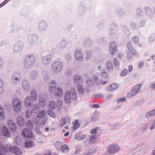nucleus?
<instances>
[{"mask_svg": "<svg viewBox=\"0 0 155 155\" xmlns=\"http://www.w3.org/2000/svg\"><path fill=\"white\" fill-rule=\"evenodd\" d=\"M62 68V64L60 62H57L54 63L53 65V69L55 72H58Z\"/></svg>", "mask_w": 155, "mask_h": 155, "instance_id": "nucleus-12", "label": "nucleus"}, {"mask_svg": "<svg viewBox=\"0 0 155 155\" xmlns=\"http://www.w3.org/2000/svg\"><path fill=\"white\" fill-rule=\"evenodd\" d=\"M32 144V141L30 140H27L25 143V146L27 147H28L31 146Z\"/></svg>", "mask_w": 155, "mask_h": 155, "instance_id": "nucleus-42", "label": "nucleus"}, {"mask_svg": "<svg viewBox=\"0 0 155 155\" xmlns=\"http://www.w3.org/2000/svg\"><path fill=\"white\" fill-rule=\"evenodd\" d=\"M145 128H149L151 130L155 129V118L153 121L149 120L146 124Z\"/></svg>", "mask_w": 155, "mask_h": 155, "instance_id": "nucleus-13", "label": "nucleus"}, {"mask_svg": "<svg viewBox=\"0 0 155 155\" xmlns=\"http://www.w3.org/2000/svg\"><path fill=\"white\" fill-rule=\"evenodd\" d=\"M62 105V102L61 100L58 101L57 102L53 101H50L48 105V109L53 110L56 108L58 110H60L61 109Z\"/></svg>", "mask_w": 155, "mask_h": 155, "instance_id": "nucleus-3", "label": "nucleus"}, {"mask_svg": "<svg viewBox=\"0 0 155 155\" xmlns=\"http://www.w3.org/2000/svg\"><path fill=\"white\" fill-rule=\"evenodd\" d=\"M9 150L17 155H21L22 153L21 150L16 147H10Z\"/></svg>", "mask_w": 155, "mask_h": 155, "instance_id": "nucleus-14", "label": "nucleus"}, {"mask_svg": "<svg viewBox=\"0 0 155 155\" xmlns=\"http://www.w3.org/2000/svg\"><path fill=\"white\" fill-rule=\"evenodd\" d=\"M8 125L11 131L14 132L16 130V125L14 120L10 119L8 121Z\"/></svg>", "mask_w": 155, "mask_h": 155, "instance_id": "nucleus-9", "label": "nucleus"}, {"mask_svg": "<svg viewBox=\"0 0 155 155\" xmlns=\"http://www.w3.org/2000/svg\"><path fill=\"white\" fill-rule=\"evenodd\" d=\"M93 78L97 85L105 84L107 83V81L106 80H100V75L97 74H94L93 76Z\"/></svg>", "mask_w": 155, "mask_h": 155, "instance_id": "nucleus-8", "label": "nucleus"}, {"mask_svg": "<svg viewBox=\"0 0 155 155\" xmlns=\"http://www.w3.org/2000/svg\"><path fill=\"white\" fill-rule=\"evenodd\" d=\"M110 51L111 54L113 55L117 51V48L116 44L114 42H112L110 44Z\"/></svg>", "mask_w": 155, "mask_h": 155, "instance_id": "nucleus-15", "label": "nucleus"}, {"mask_svg": "<svg viewBox=\"0 0 155 155\" xmlns=\"http://www.w3.org/2000/svg\"><path fill=\"white\" fill-rule=\"evenodd\" d=\"M4 83L2 80L0 79V89H2L3 88Z\"/></svg>", "mask_w": 155, "mask_h": 155, "instance_id": "nucleus-63", "label": "nucleus"}, {"mask_svg": "<svg viewBox=\"0 0 155 155\" xmlns=\"http://www.w3.org/2000/svg\"><path fill=\"white\" fill-rule=\"evenodd\" d=\"M96 152L95 149L93 148L87 150L85 152L84 155H92Z\"/></svg>", "mask_w": 155, "mask_h": 155, "instance_id": "nucleus-30", "label": "nucleus"}, {"mask_svg": "<svg viewBox=\"0 0 155 155\" xmlns=\"http://www.w3.org/2000/svg\"><path fill=\"white\" fill-rule=\"evenodd\" d=\"M51 58L50 55H47L43 58L42 61L44 64H48L50 62Z\"/></svg>", "mask_w": 155, "mask_h": 155, "instance_id": "nucleus-24", "label": "nucleus"}, {"mask_svg": "<svg viewBox=\"0 0 155 155\" xmlns=\"http://www.w3.org/2000/svg\"><path fill=\"white\" fill-rule=\"evenodd\" d=\"M71 98L69 96V94L68 93H65L64 96V99L65 102L67 104H70L71 102Z\"/></svg>", "mask_w": 155, "mask_h": 155, "instance_id": "nucleus-25", "label": "nucleus"}, {"mask_svg": "<svg viewBox=\"0 0 155 155\" xmlns=\"http://www.w3.org/2000/svg\"><path fill=\"white\" fill-rule=\"evenodd\" d=\"M22 135L23 137L25 138L28 137L31 138L33 136L32 131L28 129H24Z\"/></svg>", "mask_w": 155, "mask_h": 155, "instance_id": "nucleus-11", "label": "nucleus"}, {"mask_svg": "<svg viewBox=\"0 0 155 155\" xmlns=\"http://www.w3.org/2000/svg\"><path fill=\"white\" fill-rule=\"evenodd\" d=\"M56 82L54 80L52 81L49 84V91L51 93H54L56 96L60 97L62 94V89L60 87L56 88Z\"/></svg>", "mask_w": 155, "mask_h": 155, "instance_id": "nucleus-2", "label": "nucleus"}, {"mask_svg": "<svg viewBox=\"0 0 155 155\" xmlns=\"http://www.w3.org/2000/svg\"><path fill=\"white\" fill-rule=\"evenodd\" d=\"M87 85H92L93 84V81L90 79L88 78L86 82Z\"/></svg>", "mask_w": 155, "mask_h": 155, "instance_id": "nucleus-54", "label": "nucleus"}, {"mask_svg": "<svg viewBox=\"0 0 155 155\" xmlns=\"http://www.w3.org/2000/svg\"><path fill=\"white\" fill-rule=\"evenodd\" d=\"M5 117V111L3 108L0 107V120H4Z\"/></svg>", "mask_w": 155, "mask_h": 155, "instance_id": "nucleus-32", "label": "nucleus"}, {"mask_svg": "<svg viewBox=\"0 0 155 155\" xmlns=\"http://www.w3.org/2000/svg\"><path fill=\"white\" fill-rule=\"evenodd\" d=\"M150 87L151 88L155 89V82L152 83L150 85Z\"/></svg>", "mask_w": 155, "mask_h": 155, "instance_id": "nucleus-64", "label": "nucleus"}, {"mask_svg": "<svg viewBox=\"0 0 155 155\" xmlns=\"http://www.w3.org/2000/svg\"><path fill=\"white\" fill-rule=\"evenodd\" d=\"M83 79L78 75H75L74 78L73 82L74 83L79 84L83 81Z\"/></svg>", "mask_w": 155, "mask_h": 155, "instance_id": "nucleus-22", "label": "nucleus"}, {"mask_svg": "<svg viewBox=\"0 0 155 155\" xmlns=\"http://www.w3.org/2000/svg\"><path fill=\"white\" fill-rule=\"evenodd\" d=\"M39 109V105L38 104H35L33 106L31 111L32 113H36L38 112Z\"/></svg>", "mask_w": 155, "mask_h": 155, "instance_id": "nucleus-39", "label": "nucleus"}, {"mask_svg": "<svg viewBox=\"0 0 155 155\" xmlns=\"http://www.w3.org/2000/svg\"><path fill=\"white\" fill-rule=\"evenodd\" d=\"M38 77V73L35 71L32 72L30 74V78L32 80H36Z\"/></svg>", "mask_w": 155, "mask_h": 155, "instance_id": "nucleus-36", "label": "nucleus"}, {"mask_svg": "<svg viewBox=\"0 0 155 155\" xmlns=\"http://www.w3.org/2000/svg\"><path fill=\"white\" fill-rule=\"evenodd\" d=\"M66 123L65 119L64 118H62L59 122V125L61 127H63L65 125Z\"/></svg>", "mask_w": 155, "mask_h": 155, "instance_id": "nucleus-47", "label": "nucleus"}, {"mask_svg": "<svg viewBox=\"0 0 155 155\" xmlns=\"http://www.w3.org/2000/svg\"><path fill=\"white\" fill-rule=\"evenodd\" d=\"M21 80V77L20 74L18 73H15L13 75L12 81L14 83H18Z\"/></svg>", "mask_w": 155, "mask_h": 155, "instance_id": "nucleus-16", "label": "nucleus"}, {"mask_svg": "<svg viewBox=\"0 0 155 155\" xmlns=\"http://www.w3.org/2000/svg\"><path fill=\"white\" fill-rule=\"evenodd\" d=\"M141 85L138 84L134 86L128 94L129 98L133 97L141 91Z\"/></svg>", "mask_w": 155, "mask_h": 155, "instance_id": "nucleus-7", "label": "nucleus"}, {"mask_svg": "<svg viewBox=\"0 0 155 155\" xmlns=\"http://www.w3.org/2000/svg\"><path fill=\"white\" fill-rule=\"evenodd\" d=\"M133 40L135 43H137L139 41V39L138 37L137 36H135L133 38Z\"/></svg>", "mask_w": 155, "mask_h": 155, "instance_id": "nucleus-58", "label": "nucleus"}, {"mask_svg": "<svg viewBox=\"0 0 155 155\" xmlns=\"http://www.w3.org/2000/svg\"><path fill=\"white\" fill-rule=\"evenodd\" d=\"M77 88V91L78 94H82L84 93V89L81 85H79Z\"/></svg>", "mask_w": 155, "mask_h": 155, "instance_id": "nucleus-33", "label": "nucleus"}, {"mask_svg": "<svg viewBox=\"0 0 155 155\" xmlns=\"http://www.w3.org/2000/svg\"><path fill=\"white\" fill-rule=\"evenodd\" d=\"M104 95L102 94H97L94 95V97L95 98L100 97H104Z\"/></svg>", "mask_w": 155, "mask_h": 155, "instance_id": "nucleus-56", "label": "nucleus"}, {"mask_svg": "<svg viewBox=\"0 0 155 155\" xmlns=\"http://www.w3.org/2000/svg\"><path fill=\"white\" fill-rule=\"evenodd\" d=\"M34 102L29 97H27L24 100L25 104L28 108L31 107L32 106V103Z\"/></svg>", "mask_w": 155, "mask_h": 155, "instance_id": "nucleus-19", "label": "nucleus"}, {"mask_svg": "<svg viewBox=\"0 0 155 155\" xmlns=\"http://www.w3.org/2000/svg\"><path fill=\"white\" fill-rule=\"evenodd\" d=\"M22 87L24 89L27 91L29 89L28 83L26 80H24L22 82Z\"/></svg>", "mask_w": 155, "mask_h": 155, "instance_id": "nucleus-34", "label": "nucleus"}, {"mask_svg": "<svg viewBox=\"0 0 155 155\" xmlns=\"http://www.w3.org/2000/svg\"><path fill=\"white\" fill-rule=\"evenodd\" d=\"M62 146L61 143L58 142H56L55 144V147L58 151L60 150L61 148H62Z\"/></svg>", "mask_w": 155, "mask_h": 155, "instance_id": "nucleus-41", "label": "nucleus"}, {"mask_svg": "<svg viewBox=\"0 0 155 155\" xmlns=\"http://www.w3.org/2000/svg\"><path fill=\"white\" fill-rule=\"evenodd\" d=\"M27 124L28 126H30L31 125V126H32V122L31 121L28 120L27 121Z\"/></svg>", "mask_w": 155, "mask_h": 155, "instance_id": "nucleus-62", "label": "nucleus"}, {"mask_svg": "<svg viewBox=\"0 0 155 155\" xmlns=\"http://www.w3.org/2000/svg\"><path fill=\"white\" fill-rule=\"evenodd\" d=\"M154 115H155V109L146 113L145 116L146 118H148Z\"/></svg>", "mask_w": 155, "mask_h": 155, "instance_id": "nucleus-38", "label": "nucleus"}, {"mask_svg": "<svg viewBox=\"0 0 155 155\" xmlns=\"http://www.w3.org/2000/svg\"><path fill=\"white\" fill-rule=\"evenodd\" d=\"M68 93L69 96L71 97L73 100H75L77 98V93L74 88H71L70 89L66 91L65 93Z\"/></svg>", "mask_w": 155, "mask_h": 155, "instance_id": "nucleus-10", "label": "nucleus"}, {"mask_svg": "<svg viewBox=\"0 0 155 155\" xmlns=\"http://www.w3.org/2000/svg\"><path fill=\"white\" fill-rule=\"evenodd\" d=\"M91 41L89 39H86L84 42V45L86 46H88L91 45Z\"/></svg>", "mask_w": 155, "mask_h": 155, "instance_id": "nucleus-49", "label": "nucleus"}, {"mask_svg": "<svg viewBox=\"0 0 155 155\" xmlns=\"http://www.w3.org/2000/svg\"><path fill=\"white\" fill-rule=\"evenodd\" d=\"M64 119H65L66 121H67L68 122H69L71 121V118L70 116H66Z\"/></svg>", "mask_w": 155, "mask_h": 155, "instance_id": "nucleus-57", "label": "nucleus"}, {"mask_svg": "<svg viewBox=\"0 0 155 155\" xmlns=\"http://www.w3.org/2000/svg\"><path fill=\"white\" fill-rule=\"evenodd\" d=\"M33 114L32 112V111H30L29 110H27L25 113V116L27 118H30L31 116V114Z\"/></svg>", "mask_w": 155, "mask_h": 155, "instance_id": "nucleus-44", "label": "nucleus"}, {"mask_svg": "<svg viewBox=\"0 0 155 155\" xmlns=\"http://www.w3.org/2000/svg\"><path fill=\"white\" fill-rule=\"evenodd\" d=\"M53 110L48 109L47 110V113L48 115L51 117L55 118L56 117V114Z\"/></svg>", "mask_w": 155, "mask_h": 155, "instance_id": "nucleus-35", "label": "nucleus"}, {"mask_svg": "<svg viewBox=\"0 0 155 155\" xmlns=\"http://www.w3.org/2000/svg\"><path fill=\"white\" fill-rule=\"evenodd\" d=\"M1 131L3 136L7 137L10 135V133L9 129L5 126L2 127Z\"/></svg>", "mask_w": 155, "mask_h": 155, "instance_id": "nucleus-17", "label": "nucleus"}, {"mask_svg": "<svg viewBox=\"0 0 155 155\" xmlns=\"http://www.w3.org/2000/svg\"><path fill=\"white\" fill-rule=\"evenodd\" d=\"M106 67L108 71H110L113 68V65L112 63L110 61H108L107 62Z\"/></svg>", "mask_w": 155, "mask_h": 155, "instance_id": "nucleus-37", "label": "nucleus"}, {"mask_svg": "<svg viewBox=\"0 0 155 155\" xmlns=\"http://www.w3.org/2000/svg\"><path fill=\"white\" fill-rule=\"evenodd\" d=\"M98 119L96 114H94L92 117L91 120L93 122H95Z\"/></svg>", "mask_w": 155, "mask_h": 155, "instance_id": "nucleus-51", "label": "nucleus"}, {"mask_svg": "<svg viewBox=\"0 0 155 155\" xmlns=\"http://www.w3.org/2000/svg\"><path fill=\"white\" fill-rule=\"evenodd\" d=\"M127 72V69H124L121 73L120 75L121 76H123L125 75Z\"/></svg>", "mask_w": 155, "mask_h": 155, "instance_id": "nucleus-55", "label": "nucleus"}, {"mask_svg": "<svg viewBox=\"0 0 155 155\" xmlns=\"http://www.w3.org/2000/svg\"><path fill=\"white\" fill-rule=\"evenodd\" d=\"M73 124L74 125L71 128L72 130L74 131L79 127L80 124H79V120H75Z\"/></svg>", "mask_w": 155, "mask_h": 155, "instance_id": "nucleus-28", "label": "nucleus"}, {"mask_svg": "<svg viewBox=\"0 0 155 155\" xmlns=\"http://www.w3.org/2000/svg\"><path fill=\"white\" fill-rule=\"evenodd\" d=\"M29 39L31 41V39H32V41H36L37 39V38L36 36L35 35L31 36L29 37Z\"/></svg>", "mask_w": 155, "mask_h": 155, "instance_id": "nucleus-53", "label": "nucleus"}, {"mask_svg": "<svg viewBox=\"0 0 155 155\" xmlns=\"http://www.w3.org/2000/svg\"><path fill=\"white\" fill-rule=\"evenodd\" d=\"M126 99L124 97H122L119 99L117 101L118 102H125L126 101Z\"/></svg>", "mask_w": 155, "mask_h": 155, "instance_id": "nucleus-61", "label": "nucleus"}, {"mask_svg": "<svg viewBox=\"0 0 155 155\" xmlns=\"http://www.w3.org/2000/svg\"><path fill=\"white\" fill-rule=\"evenodd\" d=\"M35 61V58L32 55L27 56L24 62L25 67L26 68H30Z\"/></svg>", "mask_w": 155, "mask_h": 155, "instance_id": "nucleus-5", "label": "nucleus"}, {"mask_svg": "<svg viewBox=\"0 0 155 155\" xmlns=\"http://www.w3.org/2000/svg\"><path fill=\"white\" fill-rule=\"evenodd\" d=\"M17 124L19 126H22L25 123V121L24 118L21 116H19L16 119Z\"/></svg>", "mask_w": 155, "mask_h": 155, "instance_id": "nucleus-20", "label": "nucleus"}, {"mask_svg": "<svg viewBox=\"0 0 155 155\" xmlns=\"http://www.w3.org/2000/svg\"><path fill=\"white\" fill-rule=\"evenodd\" d=\"M75 57L77 61H80L83 58V56L80 50H77L75 51Z\"/></svg>", "mask_w": 155, "mask_h": 155, "instance_id": "nucleus-21", "label": "nucleus"}, {"mask_svg": "<svg viewBox=\"0 0 155 155\" xmlns=\"http://www.w3.org/2000/svg\"><path fill=\"white\" fill-rule=\"evenodd\" d=\"M31 95L30 97H29L31 100L35 102L37 100V95L36 92L35 91H33L31 94Z\"/></svg>", "mask_w": 155, "mask_h": 155, "instance_id": "nucleus-26", "label": "nucleus"}, {"mask_svg": "<svg viewBox=\"0 0 155 155\" xmlns=\"http://www.w3.org/2000/svg\"><path fill=\"white\" fill-rule=\"evenodd\" d=\"M127 47L132 53L134 55L135 54L136 52L135 51L133 50V49L132 48L131 43L130 42H129L127 44Z\"/></svg>", "mask_w": 155, "mask_h": 155, "instance_id": "nucleus-45", "label": "nucleus"}, {"mask_svg": "<svg viewBox=\"0 0 155 155\" xmlns=\"http://www.w3.org/2000/svg\"><path fill=\"white\" fill-rule=\"evenodd\" d=\"M13 110L16 113H19L22 110L21 100L18 98H15L12 101Z\"/></svg>", "mask_w": 155, "mask_h": 155, "instance_id": "nucleus-4", "label": "nucleus"}, {"mask_svg": "<svg viewBox=\"0 0 155 155\" xmlns=\"http://www.w3.org/2000/svg\"><path fill=\"white\" fill-rule=\"evenodd\" d=\"M62 152L63 153H68L69 151L68 147L66 145L62 146L61 148Z\"/></svg>", "mask_w": 155, "mask_h": 155, "instance_id": "nucleus-40", "label": "nucleus"}, {"mask_svg": "<svg viewBox=\"0 0 155 155\" xmlns=\"http://www.w3.org/2000/svg\"><path fill=\"white\" fill-rule=\"evenodd\" d=\"M114 66L117 67L119 66V63L116 59H115L114 61Z\"/></svg>", "mask_w": 155, "mask_h": 155, "instance_id": "nucleus-59", "label": "nucleus"}, {"mask_svg": "<svg viewBox=\"0 0 155 155\" xmlns=\"http://www.w3.org/2000/svg\"><path fill=\"white\" fill-rule=\"evenodd\" d=\"M118 87V85L117 84L112 83L110 85L107 86L106 89L107 91L111 92L114 91Z\"/></svg>", "mask_w": 155, "mask_h": 155, "instance_id": "nucleus-18", "label": "nucleus"}, {"mask_svg": "<svg viewBox=\"0 0 155 155\" xmlns=\"http://www.w3.org/2000/svg\"><path fill=\"white\" fill-rule=\"evenodd\" d=\"M116 27L114 25L111 26V29L110 31V33L111 35H113L116 32Z\"/></svg>", "mask_w": 155, "mask_h": 155, "instance_id": "nucleus-43", "label": "nucleus"}, {"mask_svg": "<svg viewBox=\"0 0 155 155\" xmlns=\"http://www.w3.org/2000/svg\"><path fill=\"white\" fill-rule=\"evenodd\" d=\"M39 26L41 29H43L47 27V25L45 22H41Z\"/></svg>", "mask_w": 155, "mask_h": 155, "instance_id": "nucleus-48", "label": "nucleus"}, {"mask_svg": "<svg viewBox=\"0 0 155 155\" xmlns=\"http://www.w3.org/2000/svg\"><path fill=\"white\" fill-rule=\"evenodd\" d=\"M86 135L81 134V133H78L75 136V139L78 140H81L84 139L86 137Z\"/></svg>", "mask_w": 155, "mask_h": 155, "instance_id": "nucleus-31", "label": "nucleus"}, {"mask_svg": "<svg viewBox=\"0 0 155 155\" xmlns=\"http://www.w3.org/2000/svg\"><path fill=\"white\" fill-rule=\"evenodd\" d=\"M23 47V44L21 42L17 43L14 46V50L16 52L21 50Z\"/></svg>", "mask_w": 155, "mask_h": 155, "instance_id": "nucleus-23", "label": "nucleus"}, {"mask_svg": "<svg viewBox=\"0 0 155 155\" xmlns=\"http://www.w3.org/2000/svg\"><path fill=\"white\" fill-rule=\"evenodd\" d=\"M6 153L7 149L5 146L2 144L1 146H0V155H6Z\"/></svg>", "mask_w": 155, "mask_h": 155, "instance_id": "nucleus-27", "label": "nucleus"}, {"mask_svg": "<svg viewBox=\"0 0 155 155\" xmlns=\"http://www.w3.org/2000/svg\"><path fill=\"white\" fill-rule=\"evenodd\" d=\"M96 141V138L95 136L94 135H91L90 136L89 140V142L90 143H95Z\"/></svg>", "mask_w": 155, "mask_h": 155, "instance_id": "nucleus-46", "label": "nucleus"}, {"mask_svg": "<svg viewBox=\"0 0 155 155\" xmlns=\"http://www.w3.org/2000/svg\"><path fill=\"white\" fill-rule=\"evenodd\" d=\"M37 117L41 120L40 121L36 118H33V120L34 122L36 125L38 126L40 125H45L48 120V117L47 116L46 112L43 110H40L37 115Z\"/></svg>", "mask_w": 155, "mask_h": 155, "instance_id": "nucleus-1", "label": "nucleus"}, {"mask_svg": "<svg viewBox=\"0 0 155 155\" xmlns=\"http://www.w3.org/2000/svg\"><path fill=\"white\" fill-rule=\"evenodd\" d=\"M51 152L49 150H47L45 151L44 153V155H50L51 154Z\"/></svg>", "mask_w": 155, "mask_h": 155, "instance_id": "nucleus-60", "label": "nucleus"}, {"mask_svg": "<svg viewBox=\"0 0 155 155\" xmlns=\"http://www.w3.org/2000/svg\"><path fill=\"white\" fill-rule=\"evenodd\" d=\"M98 130V127H96L91 131L90 133L91 134H97V131Z\"/></svg>", "mask_w": 155, "mask_h": 155, "instance_id": "nucleus-52", "label": "nucleus"}, {"mask_svg": "<svg viewBox=\"0 0 155 155\" xmlns=\"http://www.w3.org/2000/svg\"><path fill=\"white\" fill-rule=\"evenodd\" d=\"M101 77H103L105 78H108V74L107 72L105 71H102L101 72Z\"/></svg>", "mask_w": 155, "mask_h": 155, "instance_id": "nucleus-50", "label": "nucleus"}, {"mask_svg": "<svg viewBox=\"0 0 155 155\" xmlns=\"http://www.w3.org/2000/svg\"><path fill=\"white\" fill-rule=\"evenodd\" d=\"M120 149V148L118 144L113 143L108 146L107 152L110 154L112 155L118 152Z\"/></svg>", "mask_w": 155, "mask_h": 155, "instance_id": "nucleus-6", "label": "nucleus"}, {"mask_svg": "<svg viewBox=\"0 0 155 155\" xmlns=\"http://www.w3.org/2000/svg\"><path fill=\"white\" fill-rule=\"evenodd\" d=\"M39 100L40 106L43 107L45 105V101L43 94L40 96Z\"/></svg>", "mask_w": 155, "mask_h": 155, "instance_id": "nucleus-29", "label": "nucleus"}]
</instances>
